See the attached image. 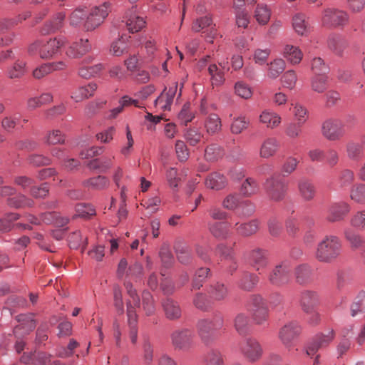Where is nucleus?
Returning <instances> with one entry per match:
<instances>
[{"mask_svg":"<svg viewBox=\"0 0 365 365\" xmlns=\"http://www.w3.org/2000/svg\"><path fill=\"white\" fill-rule=\"evenodd\" d=\"M124 285L130 297L126 302L129 337L132 344H135L138 339V314L136 313V308L140 307V300L135 289L133 288L130 282H125Z\"/></svg>","mask_w":365,"mask_h":365,"instance_id":"1","label":"nucleus"},{"mask_svg":"<svg viewBox=\"0 0 365 365\" xmlns=\"http://www.w3.org/2000/svg\"><path fill=\"white\" fill-rule=\"evenodd\" d=\"M341 241L335 235H326L318 244L314 257L320 262L331 263L340 255Z\"/></svg>","mask_w":365,"mask_h":365,"instance_id":"2","label":"nucleus"},{"mask_svg":"<svg viewBox=\"0 0 365 365\" xmlns=\"http://www.w3.org/2000/svg\"><path fill=\"white\" fill-rule=\"evenodd\" d=\"M66 43L63 37H55L47 41L36 40L28 46V53L31 56L38 54L42 59H51L60 51Z\"/></svg>","mask_w":365,"mask_h":365,"instance_id":"3","label":"nucleus"},{"mask_svg":"<svg viewBox=\"0 0 365 365\" xmlns=\"http://www.w3.org/2000/svg\"><path fill=\"white\" fill-rule=\"evenodd\" d=\"M223 324V317L220 315L200 319L197 324L198 335L205 344H208L213 340L215 331L220 329Z\"/></svg>","mask_w":365,"mask_h":365,"instance_id":"4","label":"nucleus"},{"mask_svg":"<svg viewBox=\"0 0 365 365\" xmlns=\"http://www.w3.org/2000/svg\"><path fill=\"white\" fill-rule=\"evenodd\" d=\"M263 188L268 199L279 202L284 198L287 185L279 175H273L265 180Z\"/></svg>","mask_w":365,"mask_h":365,"instance_id":"5","label":"nucleus"},{"mask_svg":"<svg viewBox=\"0 0 365 365\" xmlns=\"http://www.w3.org/2000/svg\"><path fill=\"white\" fill-rule=\"evenodd\" d=\"M111 4L105 2L100 6L92 9L90 11L87 10L86 21L83 30L91 31L98 28L108 16L110 11Z\"/></svg>","mask_w":365,"mask_h":365,"instance_id":"6","label":"nucleus"},{"mask_svg":"<svg viewBox=\"0 0 365 365\" xmlns=\"http://www.w3.org/2000/svg\"><path fill=\"white\" fill-rule=\"evenodd\" d=\"M344 133V125L340 119L329 118L322 123L321 134L329 141L340 140Z\"/></svg>","mask_w":365,"mask_h":365,"instance_id":"7","label":"nucleus"},{"mask_svg":"<svg viewBox=\"0 0 365 365\" xmlns=\"http://www.w3.org/2000/svg\"><path fill=\"white\" fill-rule=\"evenodd\" d=\"M348 14L335 8L325 9L321 17L322 25L327 28L343 27L348 23Z\"/></svg>","mask_w":365,"mask_h":365,"instance_id":"8","label":"nucleus"},{"mask_svg":"<svg viewBox=\"0 0 365 365\" xmlns=\"http://www.w3.org/2000/svg\"><path fill=\"white\" fill-rule=\"evenodd\" d=\"M170 338L175 350L188 351L193 346L194 334L190 329H176L171 334Z\"/></svg>","mask_w":365,"mask_h":365,"instance_id":"9","label":"nucleus"},{"mask_svg":"<svg viewBox=\"0 0 365 365\" xmlns=\"http://www.w3.org/2000/svg\"><path fill=\"white\" fill-rule=\"evenodd\" d=\"M270 284L280 287L290 281V266L287 262H282L275 265L268 274Z\"/></svg>","mask_w":365,"mask_h":365,"instance_id":"10","label":"nucleus"},{"mask_svg":"<svg viewBox=\"0 0 365 365\" xmlns=\"http://www.w3.org/2000/svg\"><path fill=\"white\" fill-rule=\"evenodd\" d=\"M240 350L243 356L250 362L259 360L263 353L262 346L253 338H248L242 341Z\"/></svg>","mask_w":365,"mask_h":365,"instance_id":"11","label":"nucleus"},{"mask_svg":"<svg viewBox=\"0 0 365 365\" xmlns=\"http://www.w3.org/2000/svg\"><path fill=\"white\" fill-rule=\"evenodd\" d=\"M335 331L333 329H328L325 332H322L315 336L314 339L307 346L306 353L312 356L319 349L327 347L334 339Z\"/></svg>","mask_w":365,"mask_h":365,"instance_id":"12","label":"nucleus"},{"mask_svg":"<svg viewBox=\"0 0 365 365\" xmlns=\"http://www.w3.org/2000/svg\"><path fill=\"white\" fill-rule=\"evenodd\" d=\"M302 331L300 324L296 321H290L282 326L278 333V337L286 347H290L292 341Z\"/></svg>","mask_w":365,"mask_h":365,"instance_id":"13","label":"nucleus"},{"mask_svg":"<svg viewBox=\"0 0 365 365\" xmlns=\"http://www.w3.org/2000/svg\"><path fill=\"white\" fill-rule=\"evenodd\" d=\"M351 211V205L345 201L334 202L327 210V220L329 222L342 221Z\"/></svg>","mask_w":365,"mask_h":365,"instance_id":"14","label":"nucleus"},{"mask_svg":"<svg viewBox=\"0 0 365 365\" xmlns=\"http://www.w3.org/2000/svg\"><path fill=\"white\" fill-rule=\"evenodd\" d=\"M320 304V296L318 292L305 289L300 293L299 306L304 313L313 312Z\"/></svg>","mask_w":365,"mask_h":365,"instance_id":"15","label":"nucleus"},{"mask_svg":"<svg viewBox=\"0 0 365 365\" xmlns=\"http://www.w3.org/2000/svg\"><path fill=\"white\" fill-rule=\"evenodd\" d=\"M207 294L212 302H221L228 298L230 289L227 284L222 282H214L207 286Z\"/></svg>","mask_w":365,"mask_h":365,"instance_id":"16","label":"nucleus"},{"mask_svg":"<svg viewBox=\"0 0 365 365\" xmlns=\"http://www.w3.org/2000/svg\"><path fill=\"white\" fill-rule=\"evenodd\" d=\"M16 320L19 324L14 327V334L17 337L29 334L36 327V322L31 314L18 315Z\"/></svg>","mask_w":365,"mask_h":365,"instance_id":"17","label":"nucleus"},{"mask_svg":"<svg viewBox=\"0 0 365 365\" xmlns=\"http://www.w3.org/2000/svg\"><path fill=\"white\" fill-rule=\"evenodd\" d=\"M297 191L301 198L309 202L314 199L317 189L313 182L305 177L301 178L297 182Z\"/></svg>","mask_w":365,"mask_h":365,"instance_id":"18","label":"nucleus"},{"mask_svg":"<svg viewBox=\"0 0 365 365\" xmlns=\"http://www.w3.org/2000/svg\"><path fill=\"white\" fill-rule=\"evenodd\" d=\"M248 260L251 266L259 272L269 264L268 253L263 249L255 248L250 252Z\"/></svg>","mask_w":365,"mask_h":365,"instance_id":"19","label":"nucleus"},{"mask_svg":"<svg viewBox=\"0 0 365 365\" xmlns=\"http://www.w3.org/2000/svg\"><path fill=\"white\" fill-rule=\"evenodd\" d=\"M294 275L297 284H309L313 282L314 269L309 264H300L294 268Z\"/></svg>","mask_w":365,"mask_h":365,"instance_id":"20","label":"nucleus"},{"mask_svg":"<svg viewBox=\"0 0 365 365\" xmlns=\"http://www.w3.org/2000/svg\"><path fill=\"white\" fill-rule=\"evenodd\" d=\"M207 28L209 29V33L205 38L207 41L212 43V39L217 36V30L210 16H205L196 19L192 26V30L195 32H200Z\"/></svg>","mask_w":365,"mask_h":365,"instance_id":"21","label":"nucleus"},{"mask_svg":"<svg viewBox=\"0 0 365 365\" xmlns=\"http://www.w3.org/2000/svg\"><path fill=\"white\" fill-rule=\"evenodd\" d=\"M91 49V45L88 39H80L78 41L73 42L69 46L66 51V55L71 58H78Z\"/></svg>","mask_w":365,"mask_h":365,"instance_id":"22","label":"nucleus"},{"mask_svg":"<svg viewBox=\"0 0 365 365\" xmlns=\"http://www.w3.org/2000/svg\"><path fill=\"white\" fill-rule=\"evenodd\" d=\"M177 86V83H175L173 86L170 87L168 91L165 88L155 101V106H158L163 110H169L176 93Z\"/></svg>","mask_w":365,"mask_h":365,"instance_id":"23","label":"nucleus"},{"mask_svg":"<svg viewBox=\"0 0 365 365\" xmlns=\"http://www.w3.org/2000/svg\"><path fill=\"white\" fill-rule=\"evenodd\" d=\"M162 307L166 318L170 320H177L181 317L182 309L177 301L167 298L162 302Z\"/></svg>","mask_w":365,"mask_h":365,"instance_id":"24","label":"nucleus"},{"mask_svg":"<svg viewBox=\"0 0 365 365\" xmlns=\"http://www.w3.org/2000/svg\"><path fill=\"white\" fill-rule=\"evenodd\" d=\"M228 62H220L219 66L220 68L216 64H211L209 66L208 72L211 76V81L212 86H220L225 81L223 71H229L230 68L227 66Z\"/></svg>","mask_w":365,"mask_h":365,"instance_id":"25","label":"nucleus"},{"mask_svg":"<svg viewBox=\"0 0 365 365\" xmlns=\"http://www.w3.org/2000/svg\"><path fill=\"white\" fill-rule=\"evenodd\" d=\"M232 225H233V222L222 221L209 222L207 226L210 232L213 237L218 239H225L230 235V227Z\"/></svg>","mask_w":365,"mask_h":365,"instance_id":"26","label":"nucleus"},{"mask_svg":"<svg viewBox=\"0 0 365 365\" xmlns=\"http://www.w3.org/2000/svg\"><path fill=\"white\" fill-rule=\"evenodd\" d=\"M259 226V222L257 220H252L248 222L240 223L233 222V227L237 234L242 237H250L255 234Z\"/></svg>","mask_w":365,"mask_h":365,"instance_id":"27","label":"nucleus"},{"mask_svg":"<svg viewBox=\"0 0 365 365\" xmlns=\"http://www.w3.org/2000/svg\"><path fill=\"white\" fill-rule=\"evenodd\" d=\"M65 19L66 14L64 12H58L56 14L53 16L52 19L47 21L42 28V34L46 35L59 31L63 27Z\"/></svg>","mask_w":365,"mask_h":365,"instance_id":"28","label":"nucleus"},{"mask_svg":"<svg viewBox=\"0 0 365 365\" xmlns=\"http://www.w3.org/2000/svg\"><path fill=\"white\" fill-rule=\"evenodd\" d=\"M233 326L240 335L247 334L251 328L249 315L243 312L237 313L233 319Z\"/></svg>","mask_w":365,"mask_h":365,"instance_id":"29","label":"nucleus"},{"mask_svg":"<svg viewBox=\"0 0 365 365\" xmlns=\"http://www.w3.org/2000/svg\"><path fill=\"white\" fill-rule=\"evenodd\" d=\"M259 282V277L255 273L243 272L237 282V286L244 291H252Z\"/></svg>","mask_w":365,"mask_h":365,"instance_id":"30","label":"nucleus"},{"mask_svg":"<svg viewBox=\"0 0 365 365\" xmlns=\"http://www.w3.org/2000/svg\"><path fill=\"white\" fill-rule=\"evenodd\" d=\"M205 183L209 189L220 190L226 187L227 181L224 175L214 172L207 175Z\"/></svg>","mask_w":365,"mask_h":365,"instance_id":"31","label":"nucleus"},{"mask_svg":"<svg viewBox=\"0 0 365 365\" xmlns=\"http://www.w3.org/2000/svg\"><path fill=\"white\" fill-rule=\"evenodd\" d=\"M97 89V85L95 83H89L88 85L81 86L73 91L71 93V98L76 102H80L86 98L92 96Z\"/></svg>","mask_w":365,"mask_h":365,"instance_id":"32","label":"nucleus"},{"mask_svg":"<svg viewBox=\"0 0 365 365\" xmlns=\"http://www.w3.org/2000/svg\"><path fill=\"white\" fill-rule=\"evenodd\" d=\"M278 148V140L274 138H268L261 145L259 155L262 158L272 157L277 153Z\"/></svg>","mask_w":365,"mask_h":365,"instance_id":"33","label":"nucleus"},{"mask_svg":"<svg viewBox=\"0 0 365 365\" xmlns=\"http://www.w3.org/2000/svg\"><path fill=\"white\" fill-rule=\"evenodd\" d=\"M19 219V215L16 213H10L6 217L0 220V231L2 232H8L11 230V229L16 226L18 228H21L23 230L29 229L31 230V227L29 224L26 223H16L15 225L12 224V222Z\"/></svg>","mask_w":365,"mask_h":365,"instance_id":"34","label":"nucleus"},{"mask_svg":"<svg viewBox=\"0 0 365 365\" xmlns=\"http://www.w3.org/2000/svg\"><path fill=\"white\" fill-rule=\"evenodd\" d=\"M292 26L294 31L299 35H306L310 30V26L305 14L299 13L292 19Z\"/></svg>","mask_w":365,"mask_h":365,"instance_id":"35","label":"nucleus"},{"mask_svg":"<svg viewBox=\"0 0 365 365\" xmlns=\"http://www.w3.org/2000/svg\"><path fill=\"white\" fill-rule=\"evenodd\" d=\"M349 197L355 203L365 205V182H357L351 186Z\"/></svg>","mask_w":365,"mask_h":365,"instance_id":"36","label":"nucleus"},{"mask_svg":"<svg viewBox=\"0 0 365 365\" xmlns=\"http://www.w3.org/2000/svg\"><path fill=\"white\" fill-rule=\"evenodd\" d=\"M259 121L269 128H274L281 123V117L276 113L265 110L259 115Z\"/></svg>","mask_w":365,"mask_h":365,"instance_id":"37","label":"nucleus"},{"mask_svg":"<svg viewBox=\"0 0 365 365\" xmlns=\"http://www.w3.org/2000/svg\"><path fill=\"white\" fill-rule=\"evenodd\" d=\"M283 56L292 64L299 63L303 57L301 50L292 45H286L284 47Z\"/></svg>","mask_w":365,"mask_h":365,"instance_id":"38","label":"nucleus"},{"mask_svg":"<svg viewBox=\"0 0 365 365\" xmlns=\"http://www.w3.org/2000/svg\"><path fill=\"white\" fill-rule=\"evenodd\" d=\"M103 69L102 63H96L94 65L79 64L78 75L83 78H90L96 76Z\"/></svg>","mask_w":365,"mask_h":365,"instance_id":"39","label":"nucleus"},{"mask_svg":"<svg viewBox=\"0 0 365 365\" xmlns=\"http://www.w3.org/2000/svg\"><path fill=\"white\" fill-rule=\"evenodd\" d=\"M222 128L220 118L215 113L210 114L205 120V128L210 135L218 133Z\"/></svg>","mask_w":365,"mask_h":365,"instance_id":"40","label":"nucleus"},{"mask_svg":"<svg viewBox=\"0 0 365 365\" xmlns=\"http://www.w3.org/2000/svg\"><path fill=\"white\" fill-rule=\"evenodd\" d=\"M259 190V185L257 180L247 178L242 184L240 192L244 197H251L257 194Z\"/></svg>","mask_w":365,"mask_h":365,"instance_id":"41","label":"nucleus"},{"mask_svg":"<svg viewBox=\"0 0 365 365\" xmlns=\"http://www.w3.org/2000/svg\"><path fill=\"white\" fill-rule=\"evenodd\" d=\"M26 72V63L20 59H17L14 63L8 68L7 76L9 78H20L24 76Z\"/></svg>","mask_w":365,"mask_h":365,"instance_id":"42","label":"nucleus"},{"mask_svg":"<svg viewBox=\"0 0 365 365\" xmlns=\"http://www.w3.org/2000/svg\"><path fill=\"white\" fill-rule=\"evenodd\" d=\"M87 10L82 8H77L71 12L69 16V24L72 27H81L84 29Z\"/></svg>","mask_w":365,"mask_h":365,"instance_id":"43","label":"nucleus"},{"mask_svg":"<svg viewBox=\"0 0 365 365\" xmlns=\"http://www.w3.org/2000/svg\"><path fill=\"white\" fill-rule=\"evenodd\" d=\"M110 181L108 178L98 175L89 178L83 182V185L89 189L103 190L109 185Z\"/></svg>","mask_w":365,"mask_h":365,"instance_id":"44","label":"nucleus"},{"mask_svg":"<svg viewBox=\"0 0 365 365\" xmlns=\"http://www.w3.org/2000/svg\"><path fill=\"white\" fill-rule=\"evenodd\" d=\"M127 29L130 33L140 31L145 26V21L141 16L136 14H130L125 21Z\"/></svg>","mask_w":365,"mask_h":365,"instance_id":"45","label":"nucleus"},{"mask_svg":"<svg viewBox=\"0 0 365 365\" xmlns=\"http://www.w3.org/2000/svg\"><path fill=\"white\" fill-rule=\"evenodd\" d=\"M351 317L365 314V292H360L354 299L350 307Z\"/></svg>","mask_w":365,"mask_h":365,"instance_id":"46","label":"nucleus"},{"mask_svg":"<svg viewBox=\"0 0 365 365\" xmlns=\"http://www.w3.org/2000/svg\"><path fill=\"white\" fill-rule=\"evenodd\" d=\"M205 365H224V356L217 349L209 350L203 357Z\"/></svg>","mask_w":365,"mask_h":365,"instance_id":"47","label":"nucleus"},{"mask_svg":"<svg viewBox=\"0 0 365 365\" xmlns=\"http://www.w3.org/2000/svg\"><path fill=\"white\" fill-rule=\"evenodd\" d=\"M346 153L349 159L358 161L363 156L362 145L358 143L350 141L346 145Z\"/></svg>","mask_w":365,"mask_h":365,"instance_id":"48","label":"nucleus"},{"mask_svg":"<svg viewBox=\"0 0 365 365\" xmlns=\"http://www.w3.org/2000/svg\"><path fill=\"white\" fill-rule=\"evenodd\" d=\"M327 43L329 48L337 55L341 54L346 46L345 40L336 35L329 36Z\"/></svg>","mask_w":365,"mask_h":365,"instance_id":"49","label":"nucleus"},{"mask_svg":"<svg viewBox=\"0 0 365 365\" xmlns=\"http://www.w3.org/2000/svg\"><path fill=\"white\" fill-rule=\"evenodd\" d=\"M250 123L249 118L245 115L235 117L230 125L231 133L235 135L240 134L248 128Z\"/></svg>","mask_w":365,"mask_h":365,"instance_id":"50","label":"nucleus"},{"mask_svg":"<svg viewBox=\"0 0 365 365\" xmlns=\"http://www.w3.org/2000/svg\"><path fill=\"white\" fill-rule=\"evenodd\" d=\"M344 237L352 249H359L363 247L365 245L363 237L359 234L350 229H346L344 231Z\"/></svg>","mask_w":365,"mask_h":365,"instance_id":"51","label":"nucleus"},{"mask_svg":"<svg viewBox=\"0 0 365 365\" xmlns=\"http://www.w3.org/2000/svg\"><path fill=\"white\" fill-rule=\"evenodd\" d=\"M328 78L327 75L314 76L311 78V88L318 93H324L327 88Z\"/></svg>","mask_w":365,"mask_h":365,"instance_id":"52","label":"nucleus"},{"mask_svg":"<svg viewBox=\"0 0 365 365\" xmlns=\"http://www.w3.org/2000/svg\"><path fill=\"white\" fill-rule=\"evenodd\" d=\"M286 63L282 58H277L269 64L268 76L270 78H277L285 69Z\"/></svg>","mask_w":365,"mask_h":365,"instance_id":"53","label":"nucleus"},{"mask_svg":"<svg viewBox=\"0 0 365 365\" xmlns=\"http://www.w3.org/2000/svg\"><path fill=\"white\" fill-rule=\"evenodd\" d=\"M355 180V174L353 170L346 168L343 169L339 175L338 183L340 187H349Z\"/></svg>","mask_w":365,"mask_h":365,"instance_id":"54","label":"nucleus"},{"mask_svg":"<svg viewBox=\"0 0 365 365\" xmlns=\"http://www.w3.org/2000/svg\"><path fill=\"white\" fill-rule=\"evenodd\" d=\"M192 302L197 309L207 311L210 308L212 301L210 299L208 294L198 292L194 296Z\"/></svg>","mask_w":365,"mask_h":365,"instance_id":"55","label":"nucleus"},{"mask_svg":"<svg viewBox=\"0 0 365 365\" xmlns=\"http://www.w3.org/2000/svg\"><path fill=\"white\" fill-rule=\"evenodd\" d=\"M271 12L266 5L258 4L255 11V18L261 25H265L270 19Z\"/></svg>","mask_w":365,"mask_h":365,"instance_id":"56","label":"nucleus"},{"mask_svg":"<svg viewBox=\"0 0 365 365\" xmlns=\"http://www.w3.org/2000/svg\"><path fill=\"white\" fill-rule=\"evenodd\" d=\"M210 269L207 267H201L198 269L193 277L192 282V288L193 289H200L206 278L209 276Z\"/></svg>","mask_w":365,"mask_h":365,"instance_id":"57","label":"nucleus"},{"mask_svg":"<svg viewBox=\"0 0 365 365\" xmlns=\"http://www.w3.org/2000/svg\"><path fill=\"white\" fill-rule=\"evenodd\" d=\"M224 150L216 144H212L207 147L205 152V158L209 161H216L222 158Z\"/></svg>","mask_w":365,"mask_h":365,"instance_id":"58","label":"nucleus"},{"mask_svg":"<svg viewBox=\"0 0 365 365\" xmlns=\"http://www.w3.org/2000/svg\"><path fill=\"white\" fill-rule=\"evenodd\" d=\"M126 40V38L121 36L111 44L110 51L113 55L120 56L128 51V45Z\"/></svg>","mask_w":365,"mask_h":365,"instance_id":"59","label":"nucleus"},{"mask_svg":"<svg viewBox=\"0 0 365 365\" xmlns=\"http://www.w3.org/2000/svg\"><path fill=\"white\" fill-rule=\"evenodd\" d=\"M143 308L147 316L153 315L155 312L153 298L150 292L144 291L142 294Z\"/></svg>","mask_w":365,"mask_h":365,"instance_id":"60","label":"nucleus"},{"mask_svg":"<svg viewBox=\"0 0 365 365\" xmlns=\"http://www.w3.org/2000/svg\"><path fill=\"white\" fill-rule=\"evenodd\" d=\"M252 318L257 324H262L269 318V311L267 306H262L257 309H252Z\"/></svg>","mask_w":365,"mask_h":365,"instance_id":"61","label":"nucleus"},{"mask_svg":"<svg viewBox=\"0 0 365 365\" xmlns=\"http://www.w3.org/2000/svg\"><path fill=\"white\" fill-rule=\"evenodd\" d=\"M7 202L9 206L16 208L24 206H31L33 205V201L31 200H29L25 195L20 194L14 197H9Z\"/></svg>","mask_w":365,"mask_h":365,"instance_id":"62","label":"nucleus"},{"mask_svg":"<svg viewBox=\"0 0 365 365\" xmlns=\"http://www.w3.org/2000/svg\"><path fill=\"white\" fill-rule=\"evenodd\" d=\"M292 113L296 121L299 124H304L308 118V111L306 108L299 103L292 104Z\"/></svg>","mask_w":365,"mask_h":365,"instance_id":"63","label":"nucleus"},{"mask_svg":"<svg viewBox=\"0 0 365 365\" xmlns=\"http://www.w3.org/2000/svg\"><path fill=\"white\" fill-rule=\"evenodd\" d=\"M350 224L355 228L365 230V210L354 213L351 217Z\"/></svg>","mask_w":365,"mask_h":365,"instance_id":"64","label":"nucleus"}]
</instances>
